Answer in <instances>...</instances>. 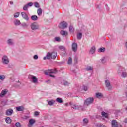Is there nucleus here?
<instances>
[{
  "mask_svg": "<svg viewBox=\"0 0 127 127\" xmlns=\"http://www.w3.org/2000/svg\"><path fill=\"white\" fill-rule=\"evenodd\" d=\"M57 73V70L56 69H51L48 70L45 72L46 75H49V77H52V78H54V74Z\"/></svg>",
  "mask_w": 127,
  "mask_h": 127,
  "instance_id": "f257e3e1",
  "label": "nucleus"
},
{
  "mask_svg": "<svg viewBox=\"0 0 127 127\" xmlns=\"http://www.w3.org/2000/svg\"><path fill=\"white\" fill-rule=\"evenodd\" d=\"M123 71H125V68H124L123 67L121 66L119 68L118 73H120L121 72H122L121 73V76L122 78H127V72Z\"/></svg>",
  "mask_w": 127,
  "mask_h": 127,
  "instance_id": "f03ea898",
  "label": "nucleus"
},
{
  "mask_svg": "<svg viewBox=\"0 0 127 127\" xmlns=\"http://www.w3.org/2000/svg\"><path fill=\"white\" fill-rule=\"evenodd\" d=\"M2 63L4 65H7L9 63V59L6 55L3 56L2 58Z\"/></svg>",
  "mask_w": 127,
  "mask_h": 127,
  "instance_id": "7ed1b4c3",
  "label": "nucleus"
},
{
  "mask_svg": "<svg viewBox=\"0 0 127 127\" xmlns=\"http://www.w3.org/2000/svg\"><path fill=\"white\" fill-rule=\"evenodd\" d=\"M32 30H37L39 29V25L36 22L32 23L30 25Z\"/></svg>",
  "mask_w": 127,
  "mask_h": 127,
  "instance_id": "20e7f679",
  "label": "nucleus"
},
{
  "mask_svg": "<svg viewBox=\"0 0 127 127\" xmlns=\"http://www.w3.org/2000/svg\"><path fill=\"white\" fill-rule=\"evenodd\" d=\"M94 102V98H87L84 101V106L86 107L87 106H89L90 104H92Z\"/></svg>",
  "mask_w": 127,
  "mask_h": 127,
  "instance_id": "39448f33",
  "label": "nucleus"
},
{
  "mask_svg": "<svg viewBox=\"0 0 127 127\" xmlns=\"http://www.w3.org/2000/svg\"><path fill=\"white\" fill-rule=\"evenodd\" d=\"M69 105L70 106H71V108L72 109H74V110H79V109H81V108L82 107L81 105H78L76 103H73L72 102H70Z\"/></svg>",
  "mask_w": 127,
  "mask_h": 127,
  "instance_id": "423d86ee",
  "label": "nucleus"
},
{
  "mask_svg": "<svg viewBox=\"0 0 127 127\" xmlns=\"http://www.w3.org/2000/svg\"><path fill=\"white\" fill-rule=\"evenodd\" d=\"M67 26H68V24L65 21L61 22L59 25L60 29H65V28H67Z\"/></svg>",
  "mask_w": 127,
  "mask_h": 127,
  "instance_id": "0eeeda50",
  "label": "nucleus"
},
{
  "mask_svg": "<svg viewBox=\"0 0 127 127\" xmlns=\"http://www.w3.org/2000/svg\"><path fill=\"white\" fill-rule=\"evenodd\" d=\"M28 78L30 79V80H32L33 83L34 84H36L37 83V78L33 75H29Z\"/></svg>",
  "mask_w": 127,
  "mask_h": 127,
  "instance_id": "6e6552de",
  "label": "nucleus"
},
{
  "mask_svg": "<svg viewBox=\"0 0 127 127\" xmlns=\"http://www.w3.org/2000/svg\"><path fill=\"white\" fill-rule=\"evenodd\" d=\"M32 5H33V3L32 2H29L28 4L24 5L23 9V10L26 11L28 10V8L29 7V6H32Z\"/></svg>",
  "mask_w": 127,
  "mask_h": 127,
  "instance_id": "1a4fd4ad",
  "label": "nucleus"
},
{
  "mask_svg": "<svg viewBox=\"0 0 127 127\" xmlns=\"http://www.w3.org/2000/svg\"><path fill=\"white\" fill-rule=\"evenodd\" d=\"M13 113V110L11 108L8 109L6 111V116H11Z\"/></svg>",
  "mask_w": 127,
  "mask_h": 127,
  "instance_id": "9d476101",
  "label": "nucleus"
},
{
  "mask_svg": "<svg viewBox=\"0 0 127 127\" xmlns=\"http://www.w3.org/2000/svg\"><path fill=\"white\" fill-rule=\"evenodd\" d=\"M72 48L73 51H74V52H76V51H77V49H78V45L76 43H72Z\"/></svg>",
  "mask_w": 127,
  "mask_h": 127,
  "instance_id": "9b49d317",
  "label": "nucleus"
},
{
  "mask_svg": "<svg viewBox=\"0 0 127 127\" xmlns=\"http://www.w3.org/2000/svg\"><path fill=\"white\" fill-rule=\"evenodd\" d=\"M105 85L108 90H111L112 87L111 86V83H110V81H109V80H105Z\"/></svg>",
  "mask_w": 127,
  "mask_h": 127,
  "instance_id": "f8f14e48",
  "label": "nucleus"
},
{
  "mask_svg": "<svg viewBox=\"0 0 127 127\" xmlns=\"http://www.w3.org/2000/svg\"><path fill=\"white\" fill-rule=\"evenodd\" d=\"M21 16L24 18V19H25V20H28L29 18L28 16H27V14L26 13L22 12L21 13Z\"/></svg>",
  "mask_w": 127,
  "mask_h": 127,
  "instance_id": "ddd939ff",
  "label": "nucleus"
},
{
  "mask_svg": "<svg viewBox=\"0 0 127 127\" xmlns=\"http://www.w3.org/2000/svg\"><path fill=\"white\" fill-rule=\"evenodd\" d=\"M51 56L52 59H55L57 56V53L53 52L51 53Z\"/></svg>",
  "mask_w": 127,
  "mask_h": 127,
  "instance_id": "4468645a",
  "label": "nucleus"
},
{
  "mask_svg": "<svg viewBox=\"0 0 127 127\" xmlns=\"http://www.w3.org/2000/svg\"><path fill=\"white\" fill-rule=\"evenodd\" d=\"M7 93V90L4 89V90H2V92H1V93L0 94V97H2L5 95H6Z\"/></svg>",
  "mask_w": 127,
  "mask_h": 127,
  "instance_id": "2eb2a0df",
  "label": "nucleus"
},
{
  "mask_svg": "<svg viewBox=\"0 0 127 127\" xmlns=\"http://www.w3.org/2000/svg\"><path fill=\"white\" fill-rule=\"evenodd\" d=\"M7 43L8 45H13V44H14V42L13 41V40L11 39H8Z\"/></svg>",
  "mask_w": 127,
  "mask_h": 127,
  "instance_id": "dca6fc26",
  "label": "nucleus"
},
{
  "mask_svg": "<svg viewBox=\"0 0 127 127\" xmlns=\"http://www.w3.org/2000/svg\"><path fill=\"white\" fill-rule=\"evenodd\" d=\"M112 127H118V123L117 122V121H116V120H113L112 121Z\"/></svg>",
  "mask_w": 127,
  "mask_h": 127,
  "instance_id": "f3484780",
  "label": "nucleus"
},
{
  "mask_svg": "<svg viewBox=\"0 0 127 127\" xmlns=\"http://www.w3.org/2000/svg\"><path fill=\"white\" fill-rule=\"evenodd\" d=\"M60 33L61 35H63V36H66L68 35V32L66 31L62 30L61 31Z\"/></svg>",
  "mask_w": 127,
  "mask_h": 127,
  "instance_id": "a211bd4d",
  "label": "nucleus"
},
{
  "mask_svg": "<svg viewBox=\"0 0 127 127\" xmlns=\"http://www.w3.org/2000/svg\"><path fill=\"white\" fill-rule=\"evenodd\" d=\"M35 123V120L33 119H31L29 120V126H32Z\"/></svg>",
  "mask_w": 127,
  "mask_h": 127,
  "instance_id": "6ab92c4d",
  "label": "nucleus"
},
{
  "mask_svg": "<svg viewBox=\"0 0 127 127\" xmlns=\"http://www.w3.org/2000/svg\"><path fill=\"white\" fill-rule=\"evenodd\" d=\"M16 109L17 110V111L20 112V111H23V110H24V107H23V106H21L16 107Z\"/></svg>",
  "mask_w": 127,
  "mask_h": 127,
  "instance_id": "aec40b11",
  "label": "nucleus"
},
{
  "mask_svg": "<svg viewBox=\"0 0 127 127\" xmlns=\"http://www.w3.org/2000/svg\"><path fill=\"white\" fill-rule=\"evenodd\" d=\"M95 51H96V47L93 46L91 47L90 52L91 54H94V53H95Z\"/></svg>",
  "mask_w": 127,
  "mask_h": 127,
  "instance_id": "412c9836",
  "label": "nucleus"
},
{
  "mask_svg": "<svg viewBox=\"0 0 127 127\" xmlns=\"http://www.w3.org/2000/svg\"><path fill=\"white\" fill-rule=\"evenodd\" d=\"M21 23L20 22V21L18 19H16L14 21V24H15V25L16 26H18L20 25V24Z\"/></svg>",
  "mask_w": 127,
  "mask_h": 127,
  "instance_id": "4be33fe9",
  "label": "nucleus"
},
{
  "mask_svg": "<svg viewBox=\"0 0 127 127\" xmlns=\"http://www.w3.org/2000/svg\"><path fill=\"white\" fill-rule=\"evenodd\" d=\"M31 19H32V20H33L34 21H35L38 19V17L35 15H32L31 17Z\"/></svg>",
  "mask_w": 127,
  "mask_h": 127,
  "instance_id": "5701e85b",
  "label": "nucleus"
},
{
  "mask_svg": "<svg viewBox=\"0 0 127 127\" xmlns=\"http://www.w3.org/2000/svg\"><path fill=\"white\" fill-rule=\"evenodd\" d=\"M47 101H48V104L49 105V106H52V105H53V104L55 103V101H54V100H51L50 101L47 100Z\"/></svg>",
  "mask_w": 127,
  "mask_h": 127,
  "instance_id": "b1692460",
  "label": "nucleus"
},
{
  "mask_svg": "<svg viewBox=\"0 0 127 127\" xmlns=\"http://www.w3.org/2000/svg\"><path fill=\"white\" fill-rule=\"evenodd\" d=\"M96 97L99 99H100V98H103V94L100 92L97 93L96 94Z\"/></svg>",
  "mask_w": 127,
  "mask_h": 127,
  "instance_id": "393cba45",
  "label": "nucleus"
},
{
  "mask_svg": "<svg viewBox=\"0 0 127 127\" xmlns=\"http://www.w3.org/2000/svg\"><path fill=\"white\" fill-rule=\"evenodd\" d=\"M82 37H83V35L81 33H78L77 34V39L80 40L82 39Z\"/></svg>",
  "mask_w": 127,
  "mask_h": 127,
  "instance_id": "a878e982",
  "label": "nucleus"
},
{
  "mask_svg": "<svg viewBox=\"0 0 127 127\" xmlns=\"http://www.w3.org/2000/svg\"><path fill=\"white\" fill-rule=\"evenodd\" d=\"M37 14L39 16H41V15H42V9H41V8L38 9Z\"/></svg>",
  "mask_w": 127,
  "mask_h": 127,
  "instance_id": "bb28decb",
  "label": "nucleus"
},
{
  "mask_svg": "<svg viewBox=\"0 0 127 127\" xmlns=\"http://www.w3.org/2000/svg\"><path fill=\"white\" fill-rule=\"evenodd\" d=\"M5 122L7 123V124H11V119H10V118L9 117H7L5 119Z\"/></svg>",
  "mask_w": 127,
  "mask_h": 127,
  "instance_id": "cd10ccee",
  "label": "nucleus"
},
{
  "mask_svg": "<svg viewBox=\"0 0 127 127\" xmlns=\"http://www.w3.org/2000/svg\"><path fill=\"white\" fill-rule=\"evenodd\" d=\"M56 101L58 103H59L60 104H61V103H63V100H62V98H57L56 99Z\"/></svg>",
  "mask_w": 127,
  "mask_h": 127,
  "instance_id": "c85d7f7f",
  "label": "nucleus"
},
{
  "mask_svg": "<svg viewBox=\"0 0 127 127\" xmlns=\"http://www.w3.org/2000/svg\"><path fill=\"white\" fill-rule=\"evenodd\" d=\"M62 84H64V86H69L70 83L66 81L63 80V81H62Z\"/></svg>",
  "mask_w": 127,
  "mask_h": 127,
  "instance_id": "c756f323",
  "label": "nucleus"
},
{
  "mask_svg": "<svg viewBox=\"0 0 127 127\" xmlns=\"http://www.w3.org/2000/svg\"><path fill=\"white\" fill-rule=\"evenodd\" d=\"M81 89H82V90H83L84 91H88V86H86V85H83L81 87Z\"/></svg>",
  "mask_w": 127,
  "mask_h": 127,
  "instance_id": "7c9ffc66",
  "label": "nucleus"
},
{
  "mask_svg": "<svg viewBox=\"0 0 127 127\" xmlns=\"http://www.w3.org/2000/svg\"><path fill=\"white\" fill-rule=\"evenodd\" d=\"M69 31L70 32H74V27H73V26L70 25L69 26Z\"/></svg>",
  "mask_w": 127,
  "mask_h": 127,
  "instance_id": "2f4dec72",
  "label": "nucleus"
},
{
  "mask_svg": "<svg viewBox=\"0 0 127 127\" xmlns=\"http://www.w3.org/2000/svg\"><path fill=\"white\" fill-rule=\"evenodd\" d=\"M101 114L103 116V117H104V118H108V113L105 112H102L101 113Z\"/></svg>",
  "mask_w": 127,
  "mask_h": 127,
  "instance_id": "473e14b6",
  "label": "nucleus"
},
{
  "mask_svg": "<svg viewBox=\"0 0 127 127\" xmlns=\"http://www.w3.org/2000/svg\"><path fill=\"white\" fill-rule=\"evenodd\" d=\"M59 48L61 50H63V51H65V50H66V48H65V47L63 46H59Z\"/></svg>",
  "mask_w": 127,
  "mask_h": 127,
  "instance_id": "72a5a7b5",
  "label": "nucleus"
},
{
  "mask_svg": "<svg viewBox=\"0 0 127 127\" xmlns=\"http://www.w3.org/2000/svg\"><path fill=\"white\" fill-rule=\"evenodd\" d=\"M68 65H71L72 64V58L69 57L67 62Z\"/></svg>",
  "mask_w": 127,
  "mask_h": 127,
  "instance_id": "f704fd0d",
  "label": "nucleus"
},
{
  "mask_svg": "<svg viewBox=\"0 0 127 127\" xmlns=\"http://www.w3.org/2000/svg\"><path fill=\"white\" fill-rule=\"evenodd\" d=\"M83 124H87L88 123H89V120L87 118H84L83 121Z\"/></svg>",
  "mask_w": 127,
  "mask_h": 127,
  "instance_id": "c9c22d12",
  "label": "nucleus"
},
{
  "mask_svg": "<svg viewBox=\"0 0 127 127\" xmlns=\"http://www.w3.org/2000/svg\"><path fill=\"white\" fill-rule=\"evenodd\" d=\"M19 14H20V13L16 12L14 14V17H15V18H17V17H18V16H19Z\"/></svg>",
  "mask_w": 127,
  "mask_h": 127,
  "instance_id": "e433bc0d",
  "label": "nucleus"
},
{
  "mask_svg": "<svg viewBox=\"0 0 127 127\" xmlns=\"http://www.w3.org/2000/svg\"><path fill=\"white\" fill-rule=\"evenodd\" d=\"M46 56L47 59H50L51 58V53H48Z\"/></svg>",
  "mask_w": 127,
  "mask_h": 127,
  "instance_id": "4c0bfd02",
  "label": "nucleus"
},
{
  "mask_svg": "<svg viewBox=\"0 0 127 127\" xmlns=\"http://www.w3.org/2000/svg\"><path fill=\"white\" fill-rule=\"evenodd\" d=\"M98 51L99 52H104L105 51V48H100Z\"/></svg>",
  "mask_w": 127,
  "mask_h": 127,
  "instance_id": "58836bf2",
  "label": "nucleus"
},
{
  "mask_svg": "<svg viewBox=\"0 0 127 127\" xmlns=\"http://www.w3.org/2000/svg\"><path fill=\"white\" fill-rule=\"evenodd\" d=\"M86 71H92L93 70V67L91 66H88L86 68Z\"/></svg>",
  "mask_w": 127,
  "mask_h": 127,
  "instance_id": "ea45409f",
  "label": "nucleus"
},
{
  "mask_svg": "<svg viewBox=\"0 0 127 127\" xmlns=\"http://www.w3.org/2000/svg\"><path fill=\"white\" fill-rule=\"evenodd\" d=\"M0 79L1 80V81H3V80L5 79V76L0 75Z\"/></svg>",
  "mask_w": 127,
  "mask_h": 127,
  "instance_id": "a19ab883",
  "label": "nucleus"
},
{
  "mask_svg": "<svg viewBox=\"0 0 127 127\" xmlns=\"http://www.w3.org/2000/svg\"><path fill=\"white\" fill-rule=\"evenodd\" d=\"M34 6L35 7L38 8L39 7V4L38 2H36L34 3Z\"/></svg>",
  "mask_w": 127,
  "mask_h": 127,
  "instance_id": "79ce46f5",
  "label": "nucleus"
},
{
  "mask_svg": "<svg viewBox=\"0 0 127 127\" xmlns=\"http://www.w3.org/2000/svg\"><path fill=\"white\" fill-rule=\"evenodd\" d=\"M21 25L23 27H27L28 25L26 23H23L21 24Z\"/></svg>",
  "mask_w": 127,
  "mask_h": 127,
  "instance_id": "37998d69",
  "label": "nucleus"
},
{
  "mask_svg": "<svg viewBox=\"0 0 127 127\" xmlns=\"http://www.w3.org/2000/svg\"><path fill=\"white\" fill-rule=\"evenodd\" d=\"M15 126L17 127H21V126L20 125V123L19 122H17L15 123Z\"/></svg>",
  "mask_w": 127,
  "mask_h": 127,
  "instance_id": "c03bdc74",
  "label": "nucleus"
},
{
  "mask_svg": "<svg viewBox=\"0 0 127 127\" xmlns=\"http://www.w3.org/2000/svg\"><path fill=\"white\" fill-rule=\"evenodd\" d=\"M55 40L56 41H60V38L59 37H56L55 38Z\"/></svg>",
  "mask_w": 127,
  "mask_h": 127,
  "instance_id": "a18cd8bd",
  "label": "nucleus"
},
{
  "mask_svg": "<svg viewBox=\"0 0 127 127\" xmlns=\"http://www.w3.org/2000/svg\"><path fill=\"white\" fill-rule=\"evenodd\" d=\"M33 58H34V59L36 60L38 59V56H37V55H35L34 56Z\"/></svg>",
  "mask_w": 127,
  "mask_h": 127,
  "instance_id": "49530a36",
  "label": "nucleus"
},
{
  "mask_svg": "<svg viewBox=\"0 0 127 127\" xmlns=\"http://www.w3.org/2000/svg\"><path fill=\"white\" fill-rule=\"evenodd\" d=\"M35 116H38V115H39V112H37V111H35L34 113Z\"/></svg>",
  "mask_w": 127,
  "mask_h": 127,
  "instance_id": "de8ad7c7",
  "label": "nucleus"
},
{
  "mask_svg": "<svg viewBox=\"0 0 127 127\" xmlns=\"http://www.w3.org/2000/svg\"><path fill=\"white\" fill-rule=\"evenodd\" d=\"M1 105H2V106H5L6 105V104L5 103V102L2 101Z\"/></svg>",
  "mask_w": 127,
  "mask_h": 127,
  "instance_id": "09e8293b",
  "label": "nucleus"
},
{
  "mask_svg": "<svg viewBox=\"0 0 127 127\" xmlns=\"http://www.w3.org/2000/svg\"><path fill=\"white\" fill-rule=\"evenodd\" d=\"M29 117L28 116H25L24 117V119H25V120H27V119H29Z\"/></svg>",
  "mask_w": 127,
  "mask_h": 127,
  "instance_id": "8fccbe9b",
  "label": "nucleus"
},
{
  "mask_svg": "<svg viewBox=\"0 0 127 127\" xmlns=\"http://www.w3.org/2000/svg\"><path fill=\"white\" fill-rule=\"evenodd\" d=\"M102 63H105V59H102Z\"/></svg>",
  "mask_w": 127,
  "mask_h": 127,
  "instance_id": "3c124183",
  "label": "nucleus"
},
{
  "mask_svg": "<svg viewBox=\"0 0 127 127\" xmlns=\"http://www.w3.org/2000/svg\"><path fill=\"white\" fill-rule=\"evenodd\" d=\"M124 123H127V118H126V119L124 120Z\"/></svg>",
  "mask_w": 127,
  "mask_h": 127,
  "instance_id": "603ef678",
  "label": "nucleus"
},
{
  "mask_svg": "<svg viewBox=\"0 0 127 127\" xmlns=\"http://www.w3.org/2000/svg\"><path fill=\"white\" fill-rule=\"evenodd\" d=\"M9 3H10V4L12 5V4H13V2L11 1L9 2Z\"/></svg>",
  "mask_w": 127,
  "mask_h": 127,
  "instance_id": "864d4df0",
  "label": "nucleus"
},
{
  "mask_svg": "<svg viewBox=\"0 0 127 127\" xmlns=\"http://www.w3.org/2000/svg\"><path fill=\"white\" fill-rule=\"evenodd\" d=\"M100 127H106V126H105V125H101L100 126Z\"/></svg>",
  "mask_w": 127,
  "mask_h": 127,
  "instance_id": "5fc2aeb1",
  "label": "nucleus"
},
{
  "mask_svg": "<svg viewBox=\"0 0 127 127\" xmlns=\"http://www.w3.org/2000/svg\"><path fill=\"white\" fill-rule=\"evenodd\" d=\"M43 59H44V60H46V59H47V57H44L43 58Z\"/></svg>",
  "mask_w": 127,
  "mask_h": 127,
  "instance_id": "6e6d98bb",
  "label": "nucleus"
},
{
  "mask_svg": "<svg viewBox=\"0 0 127 127\" xmlns=\"http://www.w3.org/2000/svg\"><path fill=\"white\" fill-rule=\"evenodd\" d=\"M125 46H126V47L127 48V43H125Z\"/></svg>",
  "mask_w": 127,
  "mask_h": 127,
  "instance_id": "4d7b16f0",
  "label": "nucleus"
},
{
  "mask_svg": "<svg viewBox=\"0 0 127 127\" xmlns=\"http://www.w3.org/2000/svg\"><path fill=\"white\" fill-rule=\"evenodd\" d=\"M68 105H69L68 103H66V104H65V106H68Z\"/></svg>",
  "mask_w": 127,
  "mask_h": 127,
  "instance_id": "13d9d810",
  "label": "nucleus"
},
{
  "mask_svg": "<svg viewBox=\"0 0 127 127\" xmlns=\"http://www.w3.org/2000/svg\"><path fill=\"white\" fill-rule=\"evenodd\" d=\"M85 34H86V35H88V34H87V33Z\"/></svg>",
  "mask_w": 127,
  "mask_h": 127,
  "instance_id": "bf43d9fd",
  "label": "nucleus"
},
{
  "mask_svg": "<svg viewBox=\"0 0 127 127\" xmlns=\"http://www.w3.org/2000/svg\"><path fill=\"white\" fill-rule=\"evenodd\" d=\"M58 0V1H60V0Z\"/></svg>",
  "mask_w": 127,
  "mask_h": 127,
  "instance_id": "052dcab7",
  "label": "nucleus"
},
{
  "mask_svg": "<svg viewBox=\"0 0 127 127\" xmlns=\"http://www.w3.org/2000/svg\"><path fill=\"white\" fill-rule=\"evenodd\" d=\"M126 110H127V107H126Z\"/></svg>",
  "mask_w": 127,
  "mask_h": 127,
  "instance_id": "680f3d73",
  "label": "nucleus"
}]
</instances>
